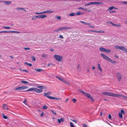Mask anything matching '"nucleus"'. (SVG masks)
Listing matches in <instances>:
<instances>
[{
    "mask_svg": "<svg viewBox=\"0 0 127 127\" xmlns=\"http://www.w3.org/2000/svg\"><path fill=\"white\" fill-rule=\"evenodd\" d=\"M101 55L104 59L114 64L117 63L116 62L112 60L109 57L104 54L102 53L101 54Z\"/></svg>",
    "mask_w": 127,
    "mask_h": 127,
    "instance_id": "1",
    "label": "nucleus"
},
{
    "mask_svg": "<svg viewBox=\"0 0 127 127\" xmlns=\"http://www.w3.org/2000/svg\"><path fill=\"white\" fill-rule=\"evenodd\" d=\"M114 47L116 49L122 50L123 51L127 53V49L124 46H119L118 45L115 46Z\"/></svg>",
    "mask_w": 127,
    "mask_h": 127,
    "instance_id": "2",
    "label": "nucleus"
},
{
    "mask_svg": "<svg viewBox=\"0 0 127 127\" xmlns=\"http://www.w3.org/2000/svg\"><path fill=\"white\" fill-rule=\"evenodd\" d=\"M102 94L105 95L114 97H117V94L111 93L108 92L103 93Z\"/></svg>",
    "mask_w": 127,
    "mask_h": 127,
    "instance_id": "3",
    "label": "nucleus"
},
{
    "mask_svg": "<svg viewBox=\"0 0 127 127\" xmlns=\"http://www.w3.org/2000/svg\"><path fill=\"white\" fill-rule=\"evenodd\" d=\"M54 58L57 61L61 62L63 60V57L58 55L55 54L54 56Z\"/></svg>",
    "mask_w": 127,
    "mask_h": 127,
    "instance_id": "4",
    "label": "nucleus"
},
{
    "mask_svg": "<svg viewBox=\"0 0 127 127\" xmlns=\"http://www.w3.org/2000/svg\"><path fill=\"white\" fill-rule=\"evenodd\" d=\"M37 87L40 88V89L35 88L34 91L38 93H40L42 92V89L44 87L43 86H37Z\"/></svg>",
    "mask_w": 127,
    "mask_h": 127,
    "instance_id": "5",
    "label": "nucleus"
},
{
    "mask_svg": "<svg viewBox=\"0 0 127 127\" xmlns=\"http://www.w3.org/2000/svg\"><path fill=\"white\" fill-rule=\"evenodd\" d=\"M53 10H47L45 11H43L41 12H36L35 14H45L46 13H52L54 12Z\"/></svg>",
    "mask_w": 127,
    "mask_h": 127,
    "instance_id": "6",
    "label": "nucleus"
},
{
    "mask_svg": "<svg viewBox=\"0 0 127 127\" xmlns=\"http://www.w3.org/2000/svg\"><path fill=\"white\" fill-rule=\"evenodd\" d=\"M20 33V32L16 31H4L0 32V33Z\"/></svg>",
    "mask_w": 127,
    "mask_h": 127,
    "instance_id": "7",
    "label": "nucleus"
},
{
    "mask_svg": "<svg viewBox=\"0 0 127 127\" xmlns=\"http://www.w3.org/2000/svg\"><path fill=\"white\" fill-rule=\"evenodd\" d=\"M51 93L50 92L45 93H44V95L50 99H52V97L49 95H51Z\"/></svg>",
    "mask_w": 127,
    "mask_h": 127,
    "instance_id": "8",
    "label": "nucleus"
},
{
    "mask_svg": "<svg viewBox=\"0 0 127 127\" xmlns=\"http://www.w3.org/2000/svg\"><path fill=\"white\" fill-rule=\"evenodd\" d=\"M116 77L117 78L118 81L119 82H120L122 78V75L120 73L118 72L116 73Z\"/></svg>",
    "mask_w": 127,
    "mask_h": 127,
    "instance_id": "9",
    "label": "nucleus"
},
{
    "mask_svg": "<svg viewBox=\"0 0 127 127\" xmlns=\"http://www.w3.org/2000/svg\"><path fill=\"white\" fill-rule=\"evenodd\" d=\"M125 113V112L124 111L123 109L121 110V111L119 113V114L120 118H123L122 114H124Z\"/></svg>",
    "mask_w": 127,
    "mask_h": 127,
    "instance_id": "10",
    "label": "nucleus"
},
{
    "mask_svg": "<svg viewBox=\"0 0 127 127\" xmlns=\"http://www.w3.org/2000/svg\"><path fill=\"white\" fill-rule=\"evenodd\" d=\"M109 23L111 24V25H112L113 26H116L117 27H121V25L120 24H114L111 21H110Z\"/></svg>",
    "mask_w": 127,
    "mask_h": 127,
    "instance_id": "11",
    "label": "nucleus"
},
{
    "mask_svg": "<svg viewBox=\"0 0 127 127\" xmlns=\"http://www.w3.org/2000/svg\"><path fill=\"white\" fill-rule=\"evenodd\" d=\"M87 96L88 98L90 99L92 101H94V99L93 98V97L91 96L90 94L89 93H88L87 95L86 96Z\"/></svg>",
    "mask_w": 127,
    "mask_h": 127,
    "instance_id": "12",
    "label": "nucleus"
},
{
    "mask_svg": "<svg viewBox=\"0 0 127 127\" xmlns=\"http://www.w3.org/2000/svg\"><path fill=\"white\" fill-rule=\"evenodd\" d=\"M38 18H44L47 17V16L45 14H41L38 15Z\"/></svg>",
    "mask_w": 127,
    "mask_h": 127,
    "instance_id": "13",
    "label": "nucleus"
},
{
    "mask_svg": "<svg viewBox=\"0 0 127 127\" xmlns=\"http://www.w3.org/2000/svg\"><path fill=\"white\" fill-rule=\"evenodd\" d=\"M3 109L4 110H8L9 109L7 106V105L6 104H4L3 105Z\"/></svg>",
    "mask_w": 127,
    "mask_h": 127,
    "instance_id": "14",
    "label": "nucleus"
},
{
    "mask_svg": "<svg viewBox=\"0 0 127 127\" xmlns=\"http://www.w3.org/2000/svg\"><path fill=\"white\" fill-rule=\"evenodd\" d=\"M2 2L4 4L7 5H9L11 3V2L10 1H3Z\"/></svg>",
    "mask_w": 127,
    "mask_h": 127,
    "instance_id": "15",
    "label": "nucleus"
},
{
    "mask_svg": "<svg viewBox=\"0 0 127 127\" xmlns=\"http://www.w3.org/2000/svg\"><path fill=\"white\" fill-rule=\"evenodd\" d=\"M92 4H102L103 3L102 2H92Z\"/></svg>",
    "mask_w": 127,
    "mask_h": 127,
    "instance_id": "16",
    "label": "nucleus"
},
{
    "mask_svg": "<svg viewBox=\"0 0 127 127\" xmlns=\"http://www.w3.org/2000/svg\"><path fill=\"white\" fill-rule=\"evenodd\" d=\"M35 88L32 87L26 90V91H34Z\"/></svg>",
    "mask_w": 127,
    "mask_h": 127,
    "instance_id": "17",
    "label": "nucleus"
},
{
    "mask_svg": "<svg viewBox=\"0 0 127 127\" xmlns=\"http://www.w3.org/2000/svg\"><path fill=\"white\" fill-rule=\"evenodd\" d=\"M16 9L18 10H23L25 11H26V10L23 8H18Z\"/></svg>",
    "mask_w": 127,
    "mask_h": 127,
    "instance_id": "18",
    "label": "nucleus"
},
{
    "mask_svg": "<svg viewBox=\"0 0 127 127\" xmlns=\"http://www.w3.org/2000/svg\"><path fill=\"white\" fill-rule=\"evenodd\" d=\"M55 77L57 78L58 79H59V80H60V81L63 82V80L64 79L61 78V77H59L58 76H55Z\"/></svg>",
    "mask_w": 127,
    "mask_h": 127,
    "instance_id": "19",
    "label": "nucleus"
},
{
    "mask_svg": "<svg viewBox=\"0 0 127 127\" xmlns=\"http://www.w3.org/2000/svg\"><path fill=\"white\" fill-rule=\"evenodd\" d=\"M79 91L81 93H82L83 94L85 95V96H86V95H87V94H88V93H86L84 92L83 91L81 90H79Z\"/></svg>",
    "mask_w": 127,
    "mask_h": 127,
    "instance_id": "20",
    "label": "nucleus"
},
{
    "mask_svg": "<svg viewBox=\"0 0 127 127\" xmlns=\"http://www.w3.org/2000/svg\"><path fill=\"white\" fill-rule=\"evenodd\" d=\"M34 69L37 72H40L42 71H44L43 69Z\"/></svg>",
    "mask_w": 127,
    "mask_h": 127,
    "instance_id": "21",
    "label": "nucleus"
},
{
    "mask_svg": "<svg viewBox=\"0 0 127 127\" xmlns=\"http://www.w3.org/2000/svg\"><path fill=\"white\" fill-rule=\"evenodd\" d=\"M123 97L125 98H127V96H125L122 95L117 94V97Z\"/></svg>",
    "mask_w": 127,
    "mask_h": 127,
    "instance_id": "22",
    "label": "nucleus"
},
{
    "mask_svg": "<svg viewBox=\"0 0 127 127\" xmlns=\"http://www.w3.org/2000/svg\"><path fill=\"white\" fill-rule=\"evenodd\" d=\"M63 30H69L70 29V28L69 27H62Z\"/></svg>",
    "mask_w": 127,
    "mask_h": 127,
    "instance_id": "23",
    "label": "nucleus"
},
{
    "mask_svg": "<svg viewBox=\"0 0 127 127\" xmlns=\"http://www.w3.org/2000/svg\"><path fill=\"white\" fill-rule=\"evenodd\" d=\"M99 50H100L102 52H105V49L102 47L100 48Z\"/></svg>",
    "mask_w": 127,
    "mask_h": 127,
    "instance_id": "24",
    "label": "nucleus"
},
{
    "mask_svg": "<svg viewBox=\"0 0 127 127\" xmlns=\"http://www.w3.org/2000/svg\"><path fill=\"white\" fill-rule=\"evenodd\" d=\"M62 82H63L64 83L66 84H67V85H69V86H70V85L69 83L68 82H67L64 79Z\"/></svg>",
    "mask_w": 127,
    "mask_h": 127,
    "instance_id": "25",
    "label": "nucleus"
},
{
    "mask_svg": "<svg viewBox=\"0 0 127 127\" xmlns=\"http://www.w3.org/2000/svg\"><path fill=\"white\" fill-rule=\"evenodd\" d=\"M24 64H25L27 65L28 66H31L32 65V64H31L29 63L26 62H25L24 63Z\"/></svg>",
    "mask_w": 127,
    "mask_h": 127,
    "instance_id": "26",
    "label": "nucleus"
},
{
    "mask_svg": "<svg viewBox=\"0 0 127 127\" xmlns=\"http://www.w3.org/2000/svg\"><path fill=\"white\" fill-rule=\"evenodd\" d=\"M76 15H79L83 14V13L79 12H77L76 13Z\"/></svg>",
    "mask_w": 127,
    "mask_h": 127,
    "instance_id": "27",
    "label": "nucleus"
},
{
    "mask_svg": "<svg viewBox=\"0 0 127 127\" xmlns=\"http://www.w3.org/2000/svg\"><path fill=\"white\" fill-rule=\"evenodd\" d=\"M98 69L100 71L102 72V69L100 67V64H98Z\"/></svg>",
    "mask_w": 127,
    "mask_h": 127,
    "instance_id": "28",
    "label": "nucleus"
},
{
    "mask_svg": "<svg viewBox=\"0 0 127 127\" xmlns=\"http://www.w3.org/2000/svg\"><path fill=\"white\" fill-rule=\"evenodd\" d=\"M21 82L23 84H28L29 83V82H28L24 80L22 81Z\"/></svg>",
    "mask_w": 127,
    "mask_h": 127,
    "instance_id": "29",
    "label": "nucleus"
},
{
    "mask_svg": "<svg viewBox=\"0 0 127 127\" xmlns=\"http://www.w3.org/2000/svg\"><path fill=\"white\" fill-rule=\"evenodd\" d=\"M2 114L3 119H5L8 118L7 116L5 115L3 113H2Z\"/></svg>",
    "mask_w": 127,
    "mask_h": 127,
    "instance_id": "30",
    "label": "nucleus"
},
{
    "mask_svg": "<svg viewBox=\"0 0 127 127\" xmlns=\"http://www.w3.org/2000/svg\"><path fill=\"white\" fill-rule=\"evenodd\" d=\"M21 88L22 90H23L25 89H27L28 88V87H27L26 86H22L21 87Z\"/></svg>",
    "mask_w": 127,
    "mask_h": 127,
    "instance_id": "31",
    "label": "nucleus"
},
{
    "mask_svg": "<svg viewBox=\"0 0 127 127\" xmlns=\"http://www.w3.org/2000/svg\"><path fill=\"white\" fill-rule=\"evenodd\" d=\"M76 15V13H70L69 15V16H75Z\"/></svg>",
    "mask_w": 127,
    "mask_h": 127,
    "instance_id": "32",
    "label": "nucleus"
},
{
    "mask_svg": "<svg viewBox=\"0 0 127 127\" xmlns=\"http://www.w3.org/2000/svg\"><path fill=\"white\" fill-rule=\"evenodd\" d=\"M36 18H38V15L32 17V20H34L36 19Z\"/></svg>",
    "mask_w": 127,
    "mask_h": 127,
    "instance_id": "33",
    "label": "nucleus"
},
{
    "mask_svg": "<svg viewBox=\"0 0 127 127\" xmlns=\"http://www.w3.org/2000/svg\"><path fill=\"white\" fill-rule=\"evenodd\" d=\"M111 51V50L110 49H105V52H106L107 53H109Z\"/></svg>",
    "mask_w": 127,
    "mask_h": 127,
    "instance_id": "34",
    "label": "nucleus"
},
{
    "mask_svg": "<svg viewBox=\"0 0 127 127\" xmlns=\"http://www.w3.org/2000/svg\"><path fill=\"white\" fill-rule=\"evenodd\" d=\"M31 58L32 61H35L36 58L32 56H31Z\"/></svg>",
    "mask_w": 127,
    "mask_h": 127,
    "instance_id": "35",
    "label": "nucleus"
},
{
    "mask_svg": "<svg viewBox=\"0 0 127 127\" xmlns=\"http://www.w3.org/2000/svg\"><path fill=\"white\" fill-rule=\"evenodd\" d=\"M104 32V31H96V33H103Z\"/></svg>",
    "mask_w": 127,
    "mask_h": 127,
    "instance_id": "36",
    "label": "nucleus"
},
{
    "mask_svg": "<svg viewBox=\"0 0 127 127\" xmlns=\"http://www.w3.org/2000/svg\"><path fill=\"white\" fill-rule=\"evenodd\" d=\"M51 99H55L56 100H61V98H56L54 97H52Z\"/></svg>",
    "mask_w": 127,
    "mask_h": 127,
    "instance_id": "37",
    "label": "nucleus"
},
{
    "mask_svg": "<svg viewBox=\"0 0 127 127\" xmlns=\"http://www.w3.org/2000/svg\"><path fill=\"white\" fill-rule=\"evenodd\" d=\"M92 4V2H90V3H89L86 4L85 5V6H88V5H91Z\"/></svg>",
    "mask_w": 127,
    "mask_h": 127,
    "instance_id": "38",
    "label": "nucleus"
},
{
    "mask_svg": "<svg viewBox=\"0 0 127 127\" xmlns=\"http://www.w3.org/2000/svg\"><path fill=\"white\" fill-rule=\"evenodd\" d=\"M63 30L62 29V28L61 27V28H60L59 29H58V30H56L55 31L56 32H58L60 31H62Z\"/></svg>",
    "mask_w": 127,
    "mask_h": 127,
    "instance_id": "39",
    "label": "nucleus"
},
{
    "mask_svg": "<svg viewBox=\"0 0 127 127\" xmlns=\"http://www.w3.org/2000/svg\"><path fill=\"white\" fill-rule=\"evenodd\" d=\"M58 121L59 123L64 121V120H58Z\"/></svg>",
    "mask_w": 127,
    "mask_h": 127,
    "instance_id": "40",
    "label": "nucleus"
},
{
    "mask_svg": "<svg viewBox=\"0 0 127 127\" xmlns=\"http://www.w3.org/2000/svg\"><path fill=\"white\" fill-rule=\"evenodd\" d=\"M3 28L4 29H9L11 28V27H6V26H4L3 27Z\"/></svg>",
    "mask_w": 127,
    "mask_h": 127,
    "instance_id": "41",
    "label": "nucleus"
},
{
    "mask_svg": "<svg viewBox=\"0 0 127 127\" xmlns=\"http://www.w3.org/2000/svg\"><path fill=\"white\" fill-rule=\"evenodd\" d=\"M43 108L44 109H46L48 108V107L46 105H44L43 106Z\"/></svg>",
    "mask_w": 127,
    "mask_h": 127,
    "instance_id": "42",
    "label": "nucleus"
},
{
    "mask_svg": "<svg viewBox=\"0 0 127 127\" xmlns=\"http://www.w3.org/2000/svg\"><path fill=\"white\" fill-rule=\"evenodd\" d=\"M22 90L21 87H19L15 89V90Z\"/></svg>",
    "mask_w": 127,
    "mask_h": 127,
    "instance_id": "43",
    "label": "nucleus"
},
{
    "mask_svg": "<svg viewBox=\"0 0 127 127\" xmlns=\"http://www.w3.org/2000/svg\"><path fill=\"white\" fill-rule=\"evenodd\" d=\"M70 126L71 127H75L73 123L71 122H70Z\"/></svg>",
    "mask_w": 127,
    "mask_h": 127,
    "instance_id": "44",
    "label": "nucleus"
},
{
    "mask_svg": "<svg viewBox=\"0 0 127 127\" xmlns=\"http://www.w3.org/2000/svg\"><path fill=\"white\" fill-rule=\"evenodd\" d=\"M114 8V7L112 6L108 8V9L109 10H111Z\"/></svg>",
    "mask_w": 127,
    "mask_h": 127,
    "instance_id": "45",
    "label": "nucleus"
},
{
    "mask_svg": "<svg viewBox=\"0 0 127 127\" xmlns=\"http://www.w3.org/2000/svg\"><path fill=\"white\" fill-rule=\"evenodd\" d=\"M72 100L74 103H75L76 102L77 100L75 98H73Z\"/></svg>",
    "mask_w": 127,
    "mask_h": 127,
    "instance_id": "46",
    "label": "nucleus"
},
{
    "mask_svg": "<svg viewBox=\"0 0 127 127\" xmlns=\"http://www.w3.org/2000/svg\"><path fill=\"white\" fill-rule=\"evenodd\" d=\"M23 102L26 105H27L28 102L25 99L24 101Z\"/></svg>",
    "mask_w": 127,
    "mask_h": 127,
    "instance_id": "47",
    "label": "nucleus"
},
{
    "mask_svg": "<svg viewBox=\"0 0 127 127\" xmlns=\"http://www.w3.org/2000/svg\"><path fill=\"white\" fill-rule=\"evenodd\" d=\"M51 112L54 115H56V113L53 110H51Z\"/></svg>",
    "mask_w": 127,
    "mask_h": 127,
    "instance_id": "48",
    "label": "nucleus"
},
{
    "mask_svg": "<svg viewBox=\"0 0 127 127\" xmlns=\"http://www.w3.org/2000/svg\"><path fill=\"white\" fill-rule=\"evenodd\" d=\"M56 18L59 20H60L61 19V17L59 16H57L56 17Z\"/></svg>",
    "mask_w": 127,
    "mask_h": 127,
    "instance_id": "49",
    "label": "nucleus"
},
{
    "mask_svg": "<svg viewBox=\"0 0 127 127\" xmlns=\"http://www.w3.org/2000/svg\"><path fill=\"white\" fill-rule=\"evenodd\" d=\"M24 49L25 50H29L30 49L29 47H25L24 48Z\"/></svg>",
    "mask_w": 127,
    "mask_h": 127,
    "instance_id": "50",
    "label": "nucleus"
},
{
    "mask_svg": "<svg viewBox=\"0 0 127 127\" xmlns=\"http://www.w3.org/2000/svg\"><path fill=\"white\" fill-rule=\"evenodd\" d=\"M20 70H21L23 71H25L26 72H28V71H27L26 70H25V69H20Z\"/></svg>",
    "mask_w": 127,
    "mask_h": 127,
    "instance_id": "51",
    "label": "nucleus"
},
{
    "mask_svg": "<svg viewBox=\"0 0 127 127\" xmlns=\"http://www.w3.org/2000/svg\"><path fill=\"white\" fill-rule=\"evenodd\" d=\"M59 37L60 38H62V39L64 38V37L62 35H59Z\"/></svg>",
    "mask_w": 127,
    "mask_h": 127,
    "instance_id": "52",
    "label": "nucleus"
},
{
    "mask_svg": "<svg viewBox=\"0 0 127 127\" xmlns=\"http://www.w3.org/2000/svg\"><path fill=\"white\" fill-rule=\"evenodd\" d=\"M111 116L110 114H109L108 115V118L109 119H111Z\"/></svg>",
    "mask_w": 127,
    "mask_h": 127,
    "instance_id": "53",
    "label": "nucleus"
},
{
    "mask_svg": "<svg viewBox=\"0 0 127 127\" xmlns=\"http://www.w3.org/2000/svg\"><path fill=\"white\" fill-rule=\"evenodd\" d=\"M80 22L85 25L86 22L84 21H80Z\"/></svg>",
    "mask_w": 127,
    "mask_h": 127,
    "instance_id": "54",
    "label": "nucleus"
},
{
    "mask_svg": "<svg viewBox=\"0 0 127 127\" xmlns=\"http://www.w3.org/2000/svg\"><path fill=\"white\" fill-rule=\"evenodd\" d=\"M85 25L89 26L90 25V24L89 23H86Z\"/></svg>",
    "mask_w": 127,
    "mask_h": 127,
    "instance_id": "55",
    "label": "nucleus"
},
{
    "mask_svg": "<svg viewBox=\"0 0 127 127\" xmlns=\"http://www.w3.org/2000/svg\"><path fill=\"white\" fill-rule=\"evenodd\" d=\"M103 113V111H101L100 112V115L101 116H102Z\"/></svg>",
    "mask_w": 127,
    "mask_h": 127,
    "instance_id": "56",
    "label": "nucleus"
},
{
    "mask_svg": "<svg viewBox=\"0 0 127 127\" xmlns=\"http://www.w3.org/2000/svg\"><path fill=\"white\" fill-rule=\"evenodd\" d=\"M72 121L74 122H75V123H77V121L75 120H71Z\"/></svg>",
    "mask_w": 127,
    "mask_h": 127,
    "instance_id": "57",
    "label": "nucleus"
},
{
    "mask_svg": "<svg viewBox=\"0 0 127 127\" xmlns=\"http://www.w3.org/2000/svg\"><path fill=\"white\" fill-rule=\"evenodd\" d=\"M83 8H83L82 7H80L78 8V9H81L82 10H83Z\"/></svg>",
    "mask_w": 127,
    "mask_h": 127,
    "instance_id": "58",
    "label": "nucleus"
},
{
    "mask_svg": "<svg viewBox=\"0 0 127 127\" xmlns=\"http://www.w3.org/2000/svg\"><path fill=\"white\" fill-rule=\"evenodd\" d=\"M83 127H87L86 125L84 124L83 125Z\"/></svg>",
    "mask_w": 127,
    "mask_h": 127,
    "instance_id": "59",
    "label": "nucleus"
},
{
    "mask_svg": "<svg viewBox=\"0 0 127 127\" xmlns=\"http://www.w3.org/2000/svg\"><path fill=\"white\" fill-rule=\"evenodd\" d=\"M90 32H96V31H94V30H90Z\"/></svg>",
    "mask_w": 127,
    "mask_h": 127,
    "instance_id": "60",
    "label": "nucleus"
},
{
    "mask_svg": "<svg viewBox=\"0 0 127 127\" xmlns=\"http://www.w3.org/2000/svg\"><path fill=\"white\" fill-rule=\"evenodd\" d=\"M46 55L45 54H43L42 55V57H46Z\"/></svg>",
    "mask_w": 127,
    "mask_h": 127,
    "instance_id": "61",
    "label": "nucleus"
},
{
    "mask_svg": "<svg viewBox=\"0 0 127 127\" xmlns=\"http://www.w3.org/2000/svg\"><path fill=\"white\" fill-rule=\"evenodd\" d=\"M123 3L124 4H127V1H124L123 2Z\"/></svg>",
    "mask_w": 127,
    "mask_h": 127,
    "instance_id": "62",
    "label": "nucleus"
},
{
    "mask_svg": "<svg viewBox=\"0 0 127 127\" xmlns=\"http://www.w3.org/2000/svg\"><path fill=\"white\" fill-rule=\"evenodd\" d=\"M52 64L51 63H49L47 65V66L49 67L50 65Z\"/></svg>",
    "mask_w": 127,
    "mask_h": 127,
    "instance_id": "63",
    "label": "nucleus"
},
{
    "mask_svg": "<svg viewBox=\"0 0 127 127\" xmlns=\"http://www.w3.org/2000/svg\"><path fill=\"white\" fill-rule=\"evenodd\" d=\"M89 27L93 28L94 27L92 25L89 26Z\"/></svg>",
    "mask_w": 127,
    "mask_h": 127,
    "instance_id": "64",
    "label": "nucleus"
}]
</instances>
